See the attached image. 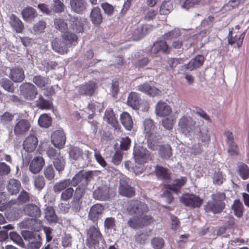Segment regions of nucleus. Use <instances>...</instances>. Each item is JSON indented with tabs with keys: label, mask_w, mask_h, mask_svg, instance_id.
<instances>
[{
	"label": "nucleus",
	"mask_w": 249,
	"mask_h": 249,
	"mask_svg": "<svg viewBox=\"0 0 249 249\" xmlns=\"http://www.w3.org/2000/svg\"><path fill=\"white\" fill-rule=\"evenodd\" d=\"M180 201L185 206L193 208L199 207L203 202L202 199L194 194L183 195L180 198Z\"/></svg>",
	"instance_id": "obj_9"
},
{
	"label": "nucleus",
	"mask_w": 249,
	"mask_h": 249,
	"mask_svg": "<svg viewBox=\"0 0 249 249\" xmlns=\"http://www.w3.org/2000/svg\"><path fill=\"white\" fill-rule=\"evenodd\" d=\"M140 98L138 94L135 92H131L128 96L127 105L135 109L139 108Z\"/></svg>",
	"instance_id": "obj_40"
},
{
	"label": "nucleus",
	"mask_w": 249,
	"mask_h": 249,
	"mask_svg": "<svg viewBox=\"0 0 249 249\" xmlns=\"http://www.w3.org/2000/svg\"><path fill=\"white\" fill-rule=\"evenodd\" d=\"M44 175L45 178L48 180H52L55 176V171L52 164L48 165L44 169Z\"/></svg>",
	"instance_id": "obj_56"
},
{
	"label": "nucleus",
	"mask_w": 249,
	"mask_h": 249,
	"mask_svg": "<svg viewBox=\"0 0 249 249\" xmlns=\"http://www.w3.org/2000/svg\"><path fill=\"white\" fill-rule=\"evenodd\" d=\"M45 185V179L42 176L38 175L34 177V185L36 190H41L44 187Z\"/></svg>",
	"instance_id": "obj_51"
},
{
	"label": "nucleus",
	"mask_w": 249,
	"mask_h": 249,
	"mask_svg": "<svg viewBox=\"0 0 249 249\" xmlns=\"http://www.w3.org/2000/svg\"><path fill=\"white\" fill-rule=\"evenodd\" d=\"M20 94L25 100L32 101L37 94L36 87L29 82L23 83L19 87Z\"/></svg>",
	"instance_id": "obj_5"
},
{
	"label": "nucleus",
	"mask_w": 249,
	"mask_h": 249,
	"mask_svg": "<svg viewBox=\"0 0 249 249\" xmlns=\"http://www.w3.org/2000/svg\"><path fill=\"white\" fill-rule=\"evenodd\" d=\"M104 120L114 127L115 129L119 128L120 125L118 121L112 108H108L106 110Z\"/></svg>",
	"instance_id": "obj_23"
},
{
	"label": "nucleus",
	"mask_w": 249,
	"mask_h": 249,
	"mask_svg": "<svg viewBox=\"0 0 249 249\" xmlns=\"http://www.w3.org/2000/svg\"><path fill=\"white\" fill-rule=\"evenodd\" d=\"M138 90L147 94L150 96H155L161 93V91L154 86H151L147 83L139 85L137 89Z\"/></svg>",
	"instance_id": "obj_20"
},
{
	"label": "nucleus",
	"mask_w": 249,
	"mask_h": 249,
	"mask_svg": "<svg viewBox=\"0 0 249 249\" xmlns=\"http://www.w3.org/2000/svg\"><path fill=\"white\" fill-rule=\"evenodd\" d=\"M66 140L65 134L62 130H57L52 134V142L55 147L59 149L63 148Z\"/></svg>",
	"instance_id": "obj_11"
},
{
	"label": "nucleus",
	"mask_w": 249,
	"mask_h": 249,
	"mask_svg": "<svg viewBox=\"0 0 249 249\" xmlns=\"http://www.w3.org/2000/svg\"><path fill=\"white\" fill-rule=\"evenodd\" d=\"M71 181L69 179H65L56 183L53 186V190L55 193H59L69 188Z\"/></svg>",
	"instance_id": "obj_46"
},
{
	"label": "nucleus",
	"mask_w": 249,
	"mask_h": 249,
	"mask_svg": "<svg viewBox=\"0 0 249 249\" xmlns=\"http://www.w3.org/2000/svg\"><path fill=\"white\" fill-rule=\"evenodd\" d=\"M133 155L136 163L139 164H143L151 159L150 152L142 146H135Z\"/></svg>",
	"instance_id": "obj_7"
},
{
	"label": "nucleus",
	"mask_w": 249,
	"mask_h": 249,
	"mask_svg": "<svg viewBox=\"0 0 249 249\" xmlns=\"http://www.w3.org/2000/svg\"><path fill=\"white\" fill-rule=\"evenodd\" d=\"M119 192L121 195L131 197L135 194V190L124 180H121Z\"/></svg>",
	"instance_id": "obj_32"
},
{
	"label": "nucleus",
	"mask_w": 249,
	"mask_h": 249,
	"mask_svg": "<svg viewBox=\"0 0 249 249\" xmlns=\"http://www.w3.org/2000/svg\"><path fill=\"white\" fill-rule=\"evenodd\" d=\"M51 8L55 13H61L64 11L65 5L60 0H53Z\"/></svg>",
	"instance_id": "obj_55"
},
{
	"label": "nucleus",
	"mask_w": 249,
	"mask_h": 249,
	"mask_svg": "<svg viewBox=\"0 0 249 249\" xmlns=\"http://www.w3.org/2000/svg\"><path fill=\"white\" fill-rule=\"evenodd\" d=\"M104 210V207L100 204H96L91 207L89 213V219L93 222L98 220L100 215Z\"/></svg>",
	"instance_id": "obj_31"
},
{
	"label": "nucleus",
	"mask_w": 249,
	"mask_h": 249,
	"mask_svg": "<svg viewBox=\"0 0 249 249\" xmlns=\"http://www.w3.org/2000/svg\"><path fill=\"white\" fill-rule=\"evenodd\" d=\"M45 217L50 222H55L57 219L53 208L51 206H47L45 210Z\"/></svg>",
	"instance_id": "obj_48"
},
{
	"label": "nucleus",
	"mask_w": 249,
	"mask_h": 249,
	"mask_svg": "<svg viewBox=\"0 0 249 249\" xmlns=\"http://www.w3.org/2000/svg\"><path fill=\"white\" fill-rule=\"evenodd\" d=\"M9 24L12 29L17 33H21L24 29V24L16 15L12 14L10 17Z\"/></svg>",
	"instance_id": "obj_27"
},
{
	"label": "nucleus",
	"mask_w": 249,
	"mask_h": 249,
	"mask_svg": "<svg viewBox=\"0 0 249 249\" xmlns=\"http://www.w3.org/2000/svg\"><path fill=\"white\" fill-rule=\"evenodd\" d=\"M44 164V159L41 156H36L30 161L29 169L31 173L37 174L42 170Z\"/></svg>",
	"instance_id": "obj_14"
},
{
	"label": "nucleus",
	"mask_w": 249,
	"mask_h": 249,
	"mask_svg": "<svg viewBox=\"0 0 249 249\" xmlns=\"http://www.w3.org/2000/svg\"><path fill=\"white\" fill-rule=\"evenodd\" d=\"M187 181L186 177H181L180 178L174 180L172 185H165L166 189H169L176 194L180 192L181 188L184 185Z\"/></svg>",
	"instance_id": "obj_30"
},
{
	"label": "nucleus",
	"mask_w": 249,
	"mask_h": 249,
	"mask_svg": "<svg viewBox=\"0 0 249 249\" xmlns=\"http://www.w3.org/2000/svg\"><path fill=\"white\" fill-rule=\"evenodd\" d=\"M245 32L238 36L235 35L233 36L232 31H230L228 35V43L231 45H236L238 48L241 46L245 36Z\"/></svg>",
	"instance_id": "obj_35"
},
{
	"label": "nucleus",
	"mask_w": 249,
	"mask_h": 249,
	"mask_svg": "<svg viewBox=\"0 0 249 249\" xmlns=\"http://www.w3.org/2000/svg\"><path fill=\"white\" fill-rule=\"evenodd\" d=\"M197 133L198 139L203 142H208L210 140V136L209 134L208 129L207 127L201 128L198 126V130L195 131V134Z\"/></svg>",
	"instance_id": "obj_41"
},
{
	"label": "nucleus",
	"mask_w": 249,
	"mask_h": 249,
	"mask_svg": "<svg viewBox=\"0 0 249 249\" xmlns=\"http://www.w3.org/2000/svg\"><path fill=\"white\" fill-rule=\"evenodd\" d=\"M23 211L26 215L35 218L39 217L41 214L39 207L34 204L25 205L23 207Z\"/></svg>",
	"instance_id": "obj_26"
},
{
	"label": "nucleus",
	"mask_w": 249,
	"mask_h": 249,
	"mask_svg": "<svg viewBox=\"0 0 249 249\" xmlns=\"http://www.w3.org/2000/svg\"><path fill=\"white\" fill-rule=\"evenodd\" d=\"M202 0H185L181 4V7L182 9L188 10L190 7H193L201 2Z\"/></svg>",
	"instance_id": "obj_64"
},
{
	"label": "nucleus",
	"mask_w": 249,
	"mask_h": 249,
	"mask_svg": "<svg viewBox=\"0 0 249 249\" xmlns=\"http://www.w3.org/2000/svg\"><path fill=\"white\" fill-rule=\"evenodd\" d=\"M9 77L14 82H21L25 78L24 71L20 67L12 68L10 70Z\"/></svg>",
	"instance_id": "obj_24"
},
{
	"label": "nucleus",
	"mask_w": 249,
	"mask_h": 249,
	"mask_svg": "<svg viewBox=\"0 0 249 249\" xmlns=\"http://www.w3.org/2000/svg\"><path fill=\"white\" fill-rule=\"evenodd\" d=\"M155 172L158 177L161 179H167L169 178V174L166 168L157 166L155 168Z\"/></svg>",
	"instance_id": "obj_52"
},
{
	"label": "nucleus",
	"mask_w": 249,
	"mask_h": 249,
	"mask_svg": "<svg viewBox=\"0 0 249 249\" xmlns=\"http://www.w3.org/2000/svg\"><path fill=\"white\" fill-rule=\"evenodd\" d=\"M110 193L109 188L104 185L97 188L93 193V197L100 200H106L109 198Z\"/></svg>",
	"instance_id": "obj_19"
},
{
	"label": "nucleus",
	"mask_w": 249,
	"mask_h": 249,
	"mask_svg": "<svg viewBox=\"0 0 249 249\" xmlns=\"http://www.w3.org/2000/svg\"><path fill=\"white\" fill-rule=\"evenodd\" d=\"M73 189L71 187H69L65 190L61 195V198L64 201H67L70 199L73 194Z\"/></svg>",
	"instance_id": "obj_63"
},
{
	"label": "nucleus",
	"mask_w": 249,
	"mask_h": 249,
	"mask_svg": "<svg viewBox=\"0 0 249 249\" xmlns=\"http://www.w3.org/2000/svg\"><path fill=\"white\" fill-rule=\"evenodd\" d=\"M172 112V108L167 103L159 101L155 107V113L157 116L163 117L169 115Z\"/></svg>",
	"instance_id": "obj_22"
},
{
	"label": "nucleus",
	"mask_w": 249,
	"mask_h": 249,
	"mask_svg": "<svg viewBox=\"0 0 249 249\" xmlns=\"http://www.w3.org/2000/svg\"><path fill=\"white\" fill-rule=\"evenodd\" d=\"M23 19L26 22H32L37 16V13L32 7L27 6L21 11Z\"/></svg>",
	"instance_id": "obj_28"
},
{
	"label": "nucleus",
	"mask_w": 249,
	"mask_h": 249,
	"mask_svg": "<svg viewBox=\"0 0 249 249\" xmlns=\"http://www.w3.org/2000/svg\"><path fill=\"white\" fill-rule=\"evenodd\" d=\"M231 209L236 216L240 217L242 216L244 207L242 203L239 199H236L233 201Z\"/></svg>",
	"instance_id": "obj_43"
},
{
	"label": "nucleus",
	"mask_w": 249,
	"mask_h": 249,
	"mask_svg": "<svg viewBox=\"0 0 249 249\" xmlns=\"http://www.w3.org/2000/svg\"><path fill=\"white\" fill-rule=\"evenodd\" d=\"M31 123L27 119H17L14 126V133L17 136L24 135L29 131L31 127Z\"/></svg>",
	"instance_id": "obj_8"
},
{
	"label": "nucleus",
	"mask_w": 249,
	"mask_h": 249,
	"mask_svg": "<svg viewBox=\"0 0 249 249\" xmlns=\"http://www.w3.org/2000/svg\"><path fill=\"white\" fill-rule=\"evenodd\" d=\"M45 27L46 23L43 20H40L34 25L33 31L35 34H40L44 32Z\"/></svg>",
	"instance_id": "obj_61"
},
{
	"label": "nucleus",
	"mask_w": 249,
	"mask_h": 249,
	"mask_svg": "<svg viewBox=\"0 0 249 249\" xmlns=\"http://www.w3.org/2000/svg\"><path fill=\"white\" fill-rule=\"evenodd\" d=\"M39 125L42 127H48L52 124V118L46 114L41 115L38 121Z\"/></svg>",
	"instance_id": "obj_50"
},
{
	"label": "nucleus",
	"mask_w": 249,
	"mask_h": 249,
	"mask_svg": "<svg viewBox=\"0 0 249 249\" xmlns=\"http://www.w3.org/2000/svg\"><path fill=\"white\" fill-rule=\"evenodd\" d=\"M212 201H210L204 206L206 212L218 213L222 212L225 207L224 200L226 196L224 193L217 192L211 196Z\"/></svg>",
	"instance_id": "obj_2"
},
{
	"label": "nucleus",
	"mask_w": 249,
	"mask_h": 249,
	"mask_svg": "<svg viewBox=\"0 0 249 249\" xmlns=\"http://www.w3.org/2000/svg\"><path fill=\"white\" fill-rule=\"evenodd\" d=\"M61 36L68 47H70L72 45H75L77 43V36L75 34L68 31L63 34Z\"/></svg>",
	"instance_id": "obj_39"
},
{
	"label": "nucleus",
	"mask_w": 249,
	"mask_h": 249,
	"mask_svg": "<svg viewBox=\"0 0 249 249\" xmlns=\"http://www.w3.org/2000/svg\"><path fill=\"white\" fill-rule=\"evenodd\" d=\"M70 28L75 33L84 31V20L80 17H71L69 19Z\"/></svg>",
	"instance_id": "obj_15"
},
{
	"label": "nucleus",
	"mask_w": 249,
	"mask_h": 249,
	"mask_svg": "<svg viewBox=\"0 0 249 249\" xmlns=\"http://www.w3.org/2000/svg\"><path fill=\"white\" fill-rule=\"evenodd\" d=\"M36 197L26 191L24 190H22L19 193L18 198L14 200H11L10 203L11 204H23L29 201H36Z\"/></svg>",
	"instance_id": "obj_16"
},
{
	"label": "nucleus",
	"mask_w": 249,
	"mask_h": 249,
	"mask_svg": "<svg viewBox=\"0 0 249 249\" xmlns=\"http://www.w3.org/2000/svg\"><path fill=\"white\" fill-rule=\"evenodd\" d=\"M38 144V139L34 135L30 134L27 137L23 142V149L28 152L34 151Z\"/></svg>",
	"instance_id": "obj_17"
},
{
	"label": "nucleus",
	"mask_w": 249,
	"mask_h": 249,
	"mask_svg": "<svg viewBox=\"0 0 249 249\" xmlns=\"http://www.w3.org/2000/svg\"><path fill=\"white\" fill-rule=\"evenodd\" d=\"M237 173L244 180L249 178V167L245 163H241L237 167Z\"/></svg>",
	"instance_id": "obj_42"
},
{
	"label": "nucleus",
	"mask_w": 249,
	"mask_h": 249,
	"mask_svg": "<svg viewBox=\"0 0 249 249\" xmlns=\"http://www.w3.org/2000/svg\"><path fill=\"white\" fill-rule=\"evenodd\" d=\"M33 82L39 88H43L49 84L48 77H43L41 75H36L33 78Z\"/></svg>",
	"instance_id": "obj_47"
},
{
	"label": "nucleus",
	"mask_w": 249,
	"mask_h": 249,
	"mask_svg": "<svg viewBox=\"0 0 249 249\" xmlns=\"http://www.w3.org/2000/svg\"><path fill=\"white\" fill-rule=\"evenodd\" d=\"M96 89V83L89 81L85 85L79 86L78 91L80 94L91 96Z\"/></svg>",
	"instance_id": "obj_34"
},
{
	"label": "nucleus",
	"mask_w": 249,
	"mask_h": 249,
	"mask_svg": "<svg viewBox=\"0 0 249 249\" xmlns=\"http://www.w3.org/2000/svg\"><path fill=\"white\" fill-rule=\"evenodd\" d=\"M173 9V5L170 1H164L161 4L160 13L161 15H167L169 14Z\"/></svg>",
	"instance_id": "obj_54"
},
{
	"label": "nucleus",
	"mask_w": 249,
	"mask_h": 249,
	"mask_svg": "<svg viewBox=\"0 0 249 249\" xmlns=\"http://www.w3.org/2000/svg\"><path fill=\"white\" fill-rule=\"evenodd\" d=\"M92 178V172L91 171L85 172L80 171L77 173L72 178L71 184L74 186H78L76 189H80L84 193L89 182Z\"/></svg>",
	"instance_id": "obj_4"
},
{
	"label": "nucleus",
	"mask_w": 249,
	"mask_h": 249,
	"mask_svg": "<svg viewBox=\"0 0 249 249\" xmlns=\"http://www.w3.org/2000/svg\"><path fill=\"white\" fill-rule=\"evenodd\" d=\"M120 121L124 128L129 131L133 127V122L130 114L127 112H123L120 115Z\"/></svg>",
	"instance_id": "obj_38"
},
{
	"label": "nucleus",
	"mask_w": 249,
	"mask_h": 249,
	"mask_svg": "<svg viewBox=\"0 0 249 249\" xmlns=\"http://www.w3.org/2000/svg\"><path fill=\"white\" fill-rule=\"evenodd\" d=\"M70 5L71 11L82 14L86 10L88 3L85 0H70Z\"/></svg>",
	"instance_id": "obj_18"
},
{
	"label": "nucleus",
	"mask_w": 249,
	"mask_h": 249,
	"mask_svg": "<svg viewBox=\"0 0 249 249\" xmlns=\"http://www.w3.org/2000/svg\"><path fill=\"white\" fill-rule=\"evenodd\" d=\"M82 190L80 189L75 190L72 201L70 206L71 213H78L81 208L82 201L81 199L83 195Z\"/></svg>",
	"instance_id": "obj_12"
},
{
	"label": "nucleus",
	"mask_w": 249,
	"mask_h": 249,
	"mask_svg": "<svg viewBox=\"0 0 249 249\" xmlns=\"http://www.w3.org/2000/svg\"><path fill=\"white\" fill-rule=\"evenodd\" d=\"M36 106L42 109H50L52 107V104L49 101L45 99L40 95L36 101Z\"/></svg>",
	"instance_id": "obj_45"
},
{
	"label": "nucleus",
	"mask_w": 249,
	"mask_h": 249,
	"mask_svg": "<svg viewBox=\"0 0 249 249\" xmlns=\"http://www.w3.org/2000/svg\"><path fill=\"white\" fill-rule=\"evenodd\" d=\"M53 164L55 169L59 172L64 170L65 165V160L63 156H60L53 160Z\"/></svg>",
	"instance_id": "obj_53"
},
{
	"label": "nucleus",
	"mask_w": 249,
	"mask_h": 249,
	"mask_svg": "<svg viewBox=\"0 0 249 249\" xmlns=\"http://www.w3.org/2000/svg\"><path fill=\"white\" fill-rule=\"evenodd\" d=\"M204 57L202 55H197L191 59L187 64L182 66V70L192 71L201 66L204 62Z\"/></svg>",
	"instance_id": "obj_21"
},
{
	"label": "nucleus",
	"mask_w": 249,
	"mask_h": 249,
	"mask_svg": "<svg viewBox=\"0 0 249 249\" xmlns=\"http://www.w3.org/2000/svg\"><path fill=\"white\" fill-rule=\"evenodd\" d=\"M143 125L145 137L157 134L156 132L155 124L153 121L151 119H145L143 121Z\"/></svg>",
	"instance_id": "obj_37"
},
{
	"label": "nucleus",
	"mask_w": 249,
	"mask_h": 249,
	"mask_svg": "<svg viewBox=\"0 0 249 249\" xmlns=\"http://www.w3.org/2000/svg\"><path fill=\"white\" fill-rule=\"evenodd\" d=\"M178 131L186 136L194 135L198 130L196 121L190 116H182L178 120Z\"/></svg>",
	"instance_id": "obj_3"
},
{
	"label": "nucleus",
	"mask_w": 249,
	"mask_h": 249,
	"mask_svg": "<svg viewBox=\"0 0 249 249\" xmlns=\"http://www.w3.org/2000/svg\"><path fill=\"white\" fill-rule=\"evenodd\" d=\"M224 180L225 178L221 171H217L214 172L213 176V182L214 184L220 185L223 183Z\"/></svg>",
	"instance_id": "obj_60"
},
{
	"label": "nucleus",
	"mask_w": 249,
	"mask_h": 249,
	"mask_svg": "<svg viewBox=\"0 0 249 249\" xmlns=\"http://www.w3.org/2000/svg\"><path fill=\"white\" fill-rule=\"evenodd\" d=\"M82 151L77 147H71L69 150V156L74 160L79 159L82 156Z\"/></svg>",
	"instance_id": "obj_57"
},
{
	"label": "nucleus",
	"mask_w": 249,
	"mask_h": 249,
	"mask_svg": "<svg viewBox=\"0 0 249 249\" xmlns=\"http://www.w3.org/2000/svg\"><path fill=\"white\" fill-rule=\"evenodd\" d=\"M151 245L154 249H161L164 245V241L161 238L155 237L151 240Z\"/></svg>",
	"instance_id": "obj_59"
},
{
	"label": "nucleus",
	"mask_w": 249,
	"mask_h": 249,
	"mask_svg": "<svg viewBox=\"0 0 249 249\" xmlns=\"http://www.w3.org/2000/svg\"><path fill=\"white\" fill-rule=\"evenodd\" d=\"M0 84L3 89L10 92H13L14 89L12 83L7 79H2L0 81Z\"/></svg>",
	"instance_id": "obj_58"
},
{
	"label": "nucleus",
	"mask_w": 249,
	"mask_h": 249,
	"mask_svg": "<svg viewBox=\"0 0 249 249\" xmlns=\"http://www.w3.org/2000/svg\"><path fill=\"white\" fill-rule=\"evenodd\" d=\"M54 25L55 28L61 32L62 34L68 31V25L63 19L60 18L55 19Z\"/></svg>",
	"instance_id": "obj_49"
},
{
	"label": "nucleus",
	"mask_w": 249,
	"mask_h": 249,
	"mask_svg": "<svg viewBox=\"0 0 249 249\" xmlns=\"http://www.w3.org/2000/svg\"><path fill=\"white\" fill-rule=\"evenodd\" d=\"M22 235L25 239L28 238L29 249H39L40 248L42 243L39 235H33L32 232L26 231L24 232Z\"/></svg>",
	"instance_id": "obj_13"
},
{
	"label": "nucleus",
	"mask_w": 249,
	"mask_h": 249,
	"mask_svg": "<svg viewBox=\"0 0 249 249\" xmlns=\"http://www.w3.org/2000/svg\"><path fill=\"white\" fill-rule=\"evenodd\" d=\"M46 154L50 159H53V160L61 156L59 151L53 147L48 148L46 151Z\"/></svg>",
	"instance_id": "obj_62"
},
{
	"label": "nucleus",
	"mask_w": 249,
	"mask_h": 249,
	"mask_svg": "<svg viewBox=\"0 0 249 249\" xmlns=\"http://www.w3.org/2000/svg\"><path fill=\"white\" fill-rule=\"evenodd\" d=\"M170 51L171 47L167 45L165 41L158 40L153 44L151 48V54L152 57H154L157 56L159 53L168 54Z\"/></svg>",
	"instance_id": "obj_10"
},
{
	"label": "nucleus",
	"mask_w": 249,
	"mask_h": 249,
	"mask_svg": "<svg viewBox=\"0 0 249 249\" xmlns=\"http://www.w3.org/2000/svg\"><path fill=\"white\" fill-rule=\"evenodd\" d=\"M86 244L89 249H104L105 241L99 228L91 226L86 230Z\"/></svg>",
	"instance_id": "obj_1"
},
{
	"label": "nucleus",
	"mask_w": 249,
	"mask_h": 249,
	"mask_svg": "<svg viewBox=\"0 0 249 249\" xmlns=\"http://www.w3.org/2000/svg\"><path fill=\"white\" fill-rule=\"evenodd\" d=\"M90 19L94 25H99L102 22L103 17L100 8L95 7L91 9Z\"/></svg>",
	"instance_id": "obj_36"
},
{
	"label": "nucleus",
	"mask_w": 249,
	"mask_h": 249,
	"mask_svg": "<svg viewBox=\"0 0 249 249\" xmlns=\"http://www.w3.org/2000/svg\"><path fill=\"white\" fill-rule=\"evenodd\" d=\"M52 48L56 52L60 54L66 53L68 47L63 39L55 38L52 41Z\"/></svg>",
	"instance_id": "obj_25"
},
{
	"label": "nucleus",
	"mask_w": 249,
	"mask_h": 249,
	"mask_svg": "<svg viewBox=\"0 0 249 249\" xmlns=\"http://www.w3.org/2000/svg\"><path fill=\"white\" fill-rule=\"evenodd\" d=\"M146 138L147 139L148 146L151 150H156L161 146V137L158 133Z\"/></svg>",
	"instance_id": "obj_29"
},
{
	"label": "nucleus",
	"mask_w": 249,
	"mask_h": 249,
	"mask_svg": "<svg viewBox=\"0 0 249 249\" xmlns=\"http://www.w3.org/2000/svg\"><path fill=\"white\" fill-rule=\"evenodd\" d=\"M20 187L21 183L20 181L14 178L10 179L6 185V190L8 193L11 195L18 194Z\"/></svg>",
	"instance_id": "obj_33"
},
{
	"label": "nucleus",
	"mask_w": 249,
	"mask_h": 249,
	"mask_svg": "<svg viewBox=\"0 0 249 249\" xmlns=\"http://www.w3.org/2000/svg\"><path fill=\"white\" fill-rule=\"evenodd\" d=\"M159 153L160 156L164 159H168L172 156V149L168 145H163L160 147Z\"/></svg>",
	"instance_id": "obj_44"
},
{
	"label": "nucleus",
	"mask_w": 249,
	"mask_h": 249,
	"mask_svg": "<svg viewBox=\"0 0 249 249\" xmlns=\"http://www.w3.org/2000/svg\"><path fill=\"white\" fill-rule=\"evenodd\" d=\"M126 211L130 215H140L147 212L148 208L145 204L137 200H133L128 203Z\"/></svg>",
	"instance_id": "obj_6"
}]
</instances>
